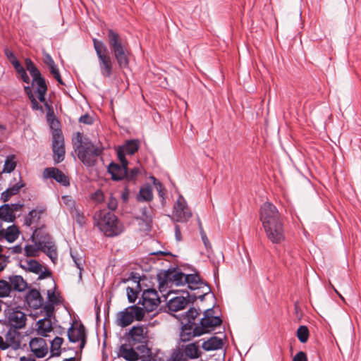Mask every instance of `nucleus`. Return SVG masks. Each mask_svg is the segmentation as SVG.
<instances>
[{
	"mask_svg": "<svg viewBox=\"0 0 361 361\" xmlns=\"http://www.w3.org/2000/svg\"><path fill=\"white\" fill-rule=\"evenodd\" d=\"M106 38L114 57L109 55L108 48L103 41L94 38L92 42L101 75L104 78H109L114 73L115 61L121 69L128 68L130 52L127 40L116 30L106 29Z\"/></svg>",
	"mask_w": 361,
	"mask_h": 361,
	"instance_id": "obj_1",
	"label": "nucleus"
},
{
	"mask_svg": "<svg viewBox=\"0 0 361 361\" xmlns=\"http://www.w3.org/2000/svg\"><path fill=\"white\" fill-rule=\"evenodd\" d=\"M99 230L107 237H114L123 231V224L117 216L106 209L97 212L94 216Z\"/></svg>",
	"mask_w": 361,
	"mask_h": 361,
	"instance_id": "obj_2",
	"label": "nucleus"
},
{
	"mask_svg": "<svg viewBox=\"0 0 361 361\" xmlns=\"http://www.w3.org/2000/svg\"><path fill=\"white\" fill-rule=\"evenodd\" d=\"M83 147L78 152L79 159L87 166H93L104 151V147L94 145L90 140L84 143Z\"/></svg>",
	"mask_w": 361,
	"mask_h": 361,
	"instance_id": "obj_3",
	"label": "nucleus"
},
{
	"mask_svg": "<svg viewBox=\"0 0 361 361\" xmlns=\"http://www.w3.org/2000/svg\"><path fill=\"white\" fill-rule=\"evenodd\" d=\"M145 314V312L143 308L136 305H131L118 314L116 324L121 327H126L130 325L134 319L142 320Z\"/></svg>",
	"mask_w": 361,
	"mask_h": 361,
	"instance_id": "obj_4",
	"label": "nucleus"
},
{
	"mask_svg": "<svg viewBox=\"0 0 361 361\" xmlns=\"http://www.w3.org/2000/svg\"><path fill=\"white\" fill-rule=\"evenodd\" d=\"M266 236L274 244H280L285 240V231L282 219L263 226Z\"/></svg>",
	"mask_w": 361,
	"mask_h": 361,
	"instance_id": "obj_5",
	"label": "nucleus"
},
{
	"mask_svg": "<svg viewBox=\"0 0 361 361\" xmlns=\"http://www.w3.org/2000/svg\"><path fill=\"white\" fill-rule=\"evenodd\" d=\"M187 274L176 269H168L157 274V279L160 286L167 285L171 282L176 286L185 284Z\"/></svg>",
	"mask_w": 361,
	"mask_h": 361,
	"instance_id": "obj_6",
	"label": "nucleus"
},
{
	"mask_svg": "<svg viewBox=\"0 0 361 361\" xmlns=\"http://www.w3.org/2000/svg\"><path fill=\"white\" fill-rule=\"evenodd\" d=\"M53 159L58 164L65 157L64 137L60 128L54 129L52 132Z\"/></svg>",
	"mask_w": 361,
	"mask_h": 361,
	"instance_id": "obj_7",
	"label": "nucleus"
},
{
	"mask_svg": "<svg viewBox=\"0 0 361 361\" xmlns=\"http://www.w3.org/2000/svg\"><path fill=\"white\" fill-rule=\"evenodd\" d=\"M259 219L264 226L282 219L276 206L269 202H266L260 207Z\"/></svg>",
	"mask_w": 361,
	"mask_h": 361,
	"instance_id": "obj_8",
	"label": "nucleus"
},
{
	"mask_svg": "<svg viewBox=\"0 0 361 361\" xmlns=\"http://www.w3.org/2000/svg\"><path fill=\"white\" fill-rule=\"evenodd\" d=\"M192 212L182 195H180L173 205V219L178 222H187L192 217Z\"/></svg>",
	"mask_w": 361,
	"mask_h": 361,
	"instance_id": "obj_9",
	"label": "nucleus"
},
{
	"mask_svg": "<svg viewBox=\"0 0 361 361\" xmlns=\"http://www.w3.org/2000/svg\"><path fill=\"white\" fill-rule=\"evenodd\" d=\"M159 303L160 299L157 291L154 288H148L142 292L137 304H141L145 311L152 312L157 307Z\"/></svg>",
	"mask_w": 361,
	"mask_h": 361,
	"instance_id": "obj_10",
	"label": "nucleus"
},
{
	"mask_svg": "<svg viewBox=\"0 0 361 361\" xmlns=\"http://www.w3.org/2000/svg\"><path fill=\"white\" fill-rule=\"evenodd\" d=\"M119 164L111 162L108 166V172L111 175V179L118 181L125 179L127 176V170L128 169V161L127 159H119Z\"/></svg>",
	"mask_w": 361,
	"mask_h": 361,
	"instance_id": "obj_11",
	"label": "nucleus"
},
{
	"mask_svg": "<svg viewBox=\"0 0 361 361\" xmlns=\"http://www.w3.org/2000/svg\"><path fill=\"white\" fill-rule=\"evenodd\" d=\"M221 324L222 319L219 316L203 317L196 329L197 333L202 335L207 334L210 332L211 329L221 326Z\"/></svg>",
	"mask_w": 361,
	"mask_h": 361,
	"instance_id": "obj_12",
	"label": "nucleus"
},
{
	"mask_svg": "<svg viewBox=\"0 0 361 361\" xmlns=\"http://www.w3.org/2000/svg\"><path fill=\"white\" fill-rule=\"evenodd\" d=\"M140 148L138 140H129L121 146H118L116 152L118 159H126V155H133Z\"/></svg>",
	"mask_w": 361,
	"mask_h": 361,
	"instance_id": "obj_13",
	"label": "nucleus"
},
{
	"mask_svg": "<svg viewBox=\"0 0 361 361\" xmlns=\"http://www.w3.org/2000/svg\"><path fill=\"white\" fill-rule=\"evenodd\" d=\"M43 176L44 178H51L63 186L67 187L70 185L68 177L57 168L47 167L44 169Z\"/></svg>",
	"mask_w": 361,
	"mask_h": 361,
	"instance_id": "obj_14",
	"label": "nucleus"
},
{
	"mask_svg": "<svg viewBox=\"0 0 361 361\" xmlns=\"http://www.w3.org/2000/svg\"><path fill=\"white\" fill-rule=\"evenodd\" d=\"M30 348L31 351L38 358L45 357L47 353L46 341L42 338H32L30 341Z\"/></svg>",
	"mask_w": 361,
	"mask_h": 361,
	"instance_id": "obj_15",
	"label": "nucleus"
},
{
	"mask_svg": "<svg viewBox=\"0 0 361 361\" xmlns=\"http://www.w3.org/2000/svg\"><path fill=\"white\" fill-rule=\"evenodd\" d=\"M47 317L39 319L37 322V332L42 336H47V334L51 331L52 326L49 319L51 314L53 312L54 308L49 305L46 306Z\"/></svg>",
	"mask_w": 361,
	"mask_h": 361,
	"instance_id": "obj_16",
	"label": "nucleus"
},
{
	"mask_svg": "<svg viewBox=\"0 0 361 361\" xmlns=\"http://www.w3.org/2000/svg\"><path fill=\"white\" fill-rule=\"evenodd\" d=\"M26 315L21 311H13L8 315V322L11 328L20 329L26 324Z\"/></svg>",
	"mask_w": 361,
	"mask_h": 361,
	"instance_id": "obj_17",
	"label": "nucleus"
},
{
	"mask_svg": "<svg viewBox=\"0 0 361 361\" xmlns=\"http://www.w3.org/2000/svg\"><path fill=\"white\" fill-rule=\"evenodd\" d=\"M25 298L27 305L35 310L42 307L44 303V299L42 297L39 291L35 288L29 290L27 293Z\"/></svg>",
	"mask_w": 361,
	"mask_h": 361,
	"instance_id": "obj_18",
	"label": "nucleus"
},
{
	"mask_svg": "<svg viewBox=\"0 0 361 361\" xmlns=\"http://www.w3.org/2000/svg\"><path fill=\"white\" fill-rule=\"evenodd\" d=\"M73 324L68 329L67 334L70 342L76 343L80 341V348L82 349L86 343L85 328L82 324H80V329L78 330V336L73 334Z\"/></svg>",
	"mask_w": 361,
	"mask_h": 361,
	"instance_id": "obj_19",
	"label": "nucleus"
},
{
	"mask_svg": "<svg viewBox=\"0 0 361 361\" xmlns=\"http://www.w3.org/2000/svg\"><path fill=\"white\" fill-rule=\"evenodd\" d=\"M11 291L22 293L28 288V283L20 275H12L8 277Z\"/></svg>",
	"mask_w": 361,
	"mask_h": 361,
	"instance_id": "obj_20",
	"label": "nucleus"
},
{
	"mask_svg": "<svg viewBox=\"0 0 361 361\" xmlns=\"http://www.w3.org/2000/svg\"><path fill=\"white\" fill-rule=\"evenodd\" d=\"M181 324L182 326L179 335L180 341L188 342L194 337L202 336V334L197 333V326H192L191 324H184L183 321H181Z\"/></svg>",
	"mask_w": 361,
	"mask_h": 361,
	"instance_id": "obj_21",
	"label": "nucleus"
},
{
	"mask_svg": "<svg viewBox=\"0 0 361 361\" xmlns=\"http://www.w3.org/2000/svg\"><path fill=\"white\" fill-rule=\"evenodd\" d=\"M145 328L143 326H134L129 331V335L132 338L134 344L142 343L147 344L148 336L147 332H144Z\"/></svg>",
	"mask_w": 361,
	"mask_h": 361,
	"instance_id": "obj_22",
	"label": "nucleus"
},
{
	"mask_svg": "<svg viewBox=\"0 0 361 361\" xmlns=\"http://www.w3.org/2000/svg\"><path fill=\"white\" fill-rule=\"evenodd\" d=\"M67 204L69 207V212L73 218L79 225H84L86 222V217L84 215L82 211L80 209V207L76 205L75 202L71 198L68 200Z\"/></svg>",
	"mask_w": 361,
	"mask_h": 361,
	"instance_id": "obj_23",
	"label": "nucleus"
},
{
	"mask_svg": "<svg viewBox=\"0 0 361 361\" xmlns=\"http://www.w3.org/2000/svg\"><path fill=\"white\" fill-rule=\"evenodd\" d=\"M200 235H201L202 242H203L207 252H209V250L212 249V245H211L205 232L204 231V230L202 229V227H200ZM208 257L210 259L212 264H214L216 270L218 271V268L221 263V261L224 260L223 253L221 252H219V257L216 260L214 259V257H213L212 255V253H209Z\"/></svg>",
	"mask_w": 361,
	"mask_h": 361,
	"instance_id": "obj_24",
	"label": "nucleus"
},
{
	"mask_svg": "<svg viewBox=\"0 0 361 361\" xmlns=\"http://www.w3.org/2000/svg\"><path fill=\"white\" fill-rule=\"evenodd\" d=\"M117 355L127 361H137L140 357L139 354L133 348H129L127 344H122L119 347Z\"/></svg>",
	"mask_w": 361,
	"mask_h": 361,
	"instance_id": "obj_25",
	"label": "nucleus"
},
{
	"mask_svg": "<svg viewBox=\"0 0 361 361\" xmlns=\"http://www.w3.org/2000/svg\"><path fill=\"white\" fill-rule=\"evenodd\" d=\"M25 67L26 70L30 73V75L32 77V85L33 86L35 83L39 82V81H44L45 79L42 77L40 71L36 67L35 63L30 59H25Z\"/></svg>",
	"mask_w": 361,
	"mask_h": 361,
	"instance_id": "obj_26",
	"label": "nucleus"
},
{
	"mask_svg": "<svg viewBox=\"0 0 361 361\" xmlns=\"http://www.w3.org/2000/svg\"><path fill=\"white\" fill-rule=\"evenodd\" d=\"M31 238L32 241H36V245H39V247H43L44 245H47L53 243L51 236L41 229L35 230Z\"/></svg>",
	"mask_w": 361,
	"mask_h": 361,
	"instance_id": "obj_27",
	"label": "nucleus"
},
{
	"mask_svg": "<svg viewBox=\"0 0 361 361\" xmlns=\"http://www.w3.org/2000/svg\"><path fill=\"white\" fill-rule=\"evenodd\" d=\"M20 334L18 331V329L10 327L5 335L6 342L9 345V347H12L13 349H18L20 346Z\"/></svg>",
	"mask_w": 361,
	"mask_h": 361,
	"instance_id": "obj_28",
	"label": "nucleus"
},
{
	"mask_svg": "<svg viewBox=\"0 0 361 361\" xmlns=\"http://www.w3.org/2000/svg\"><path fill=\"white\" fill-rule=\"evenodd\" d=\"M185 279V284H188V286L190 290L204 288V286H207V283L204 282L197 274H187Z\"/></svg>",
	"mask_w": 361,
	"mask_h": 361,
	"instance_id": "obj_29",
	"label": "nucleus"
},
{
	"mask_svg": "<svg viewBox=\"0 0 361 361\" xmlns=\"http://www.w3.org/2000/svg\"><path fill=\"white\" fill-rule=\"evenodd\" d=\"M184 296H178L169 300L168 307L170 311L178 312L185 307L189 302Z\"/></svg>",
	"mask_w": 361,
	"mask_h": 361,
	"instance_id": "obj_30",
	"label": "nucleus"
},
{
	"mask_svg": "<svg viewBox=\"0 0 361 361\" xmlns=\"http://www.w3.org/2000/svg\"><path fill=\"white\" fill-rule=\"evenodd\" d=\"M223 341L216 336H212L202 343V348L206 351H212L221 349L223 347Z\"/></svg>",
	"mask_w": 361,
	"mask_h": 361,
	"instance_id": "obj_31",
	"label": "nucleus"
},
{
	"mask_svg": "<svg viewBox=\"0 0 361 361\" xmlns=\"http://www.w3.org/2000/svg\"><path fill=\"white\" fill-rule=\"evenodd\" d=\"M25 186V184L20 181L13 186L7 188L1 195V199L4 202H8L11 196L17 195L20 190Z\"/></svg>",
	"mask_w": 361,
	"mask_h": 361,
	"instance_id": "obj_32",
	"label": "nucleus"
},
{
	"mask_svg": "<svg viewBox=\"0 0 361 361\" xmlns=\"http://www.w3.org/2000/svg\"><path fill=\"white\" fill-rule=\"evenodd\" d=\"M0 235L4 236L8 242L13 243L18 238L19 230L16 226L12 225L8 226L6 230L1 229Z\"/></svg>",
	"mask_w": 361,
	"mask_h": 361,
	"instance_id": "obj_33",
	"label": "nucleus"
},
{
	"mask_svg": "<svg viewBox=\"0 0 361 361\" xmlns=\"http://www.w3.org/2000/svg\"><path fill=\"white\" fill-rule=\"evenodd\" d=\"M16 219L15 214L12 213V208L8 204L0 207V219L6 222H13Z\"/></svg>",
	"mask_w": 361,
	"mask_h": 361,
	"instance_id": "obj_34",
	"label": "nucleus"
},
{
	"mask_svg": "<svg viewBox=\"0 0 361 361\" xmlns=\"http://www.w3.org/2000/svg\"><path fill=\"white\" fill-rule=\"evenodd\" d=\"M200 314V310L191 307L185 312L181 321L184 322V324H191L192 326H194L195 325V319Z\"/></svg>",
	"mask_w": 361,
	"mask_h": 361,
	"instance_id": "obj_35",
	"label": "nucleus"
},
{
	"mask_svg": "<svg viewBox=\"0 0 361 361\" xmlns=\"http://www.w3.org/2000/svg\"><path fill=\"white\" fill-rule=\"evenodd\" d=\"M40 251L44 252L51 260L53 263H56L58 259V254L56 250V247L54 243H52L51 244L44 245L43 247H39Z\"/></svg>",
	"mask_w": 361,
	"mask_h": 361,
	"instance_id": "obj_36",
	"label": "nucleus"
},
{
	"mask_svg": "<svg viewBox=\"0 0 361 361\" xmlns=\"http://www.w3.org/2000/svg\"><path fill=\"white\" fill-rule=\"evenodd\" d=\"M153 198L152 188L150 185L147 184L142 186L139 192L137 197L138 200L140 201H151Z\"/></svg>",
	"mask_w": 361,
	"mask_h": 361,
	"instance_id": "obj_37",
	"label": "nucleus"
},
{
	"mask_svg": "<svg viewBox=\"0 0 361 361\" xmlns=\"http://www.w3.org/2000/svg\"><path fill=\"white\" fill-rule=\"evenodd\" d=\"M25 93L27 95L30 102H31V108L35 111H43V109L42 105H40L37 99H35L34 94L32 92V87L29 85L24 87Z\"/></svg>",
	"mask_w": 361,
	"mask_h": 361,
	"instance_id": "obj_38",
	"label": "nucleus"
},
{
	"mask_svg": "<svg viewBox=\"0 0 361 361\" xmlns=\"http://www.w3.org/2000/svg\"><path fill=\"white\" fill-rule=\"evenodd\" d=\"M63 343V339L56 336L51 342L50 351L52 357H59L61 353V348Z\"/></svg>",
	"mask_w": 361,
	"mask_h": 361,
	"instance_id": "obj_39",
	"label": "nucleus"
},
{
	"mask_svg": "<svg viewBox=\"0 0 361 361\" xmlns=\"http://www.w3.org/2000/svg\"><path fill=\"white\" fill-rule=\"evenodd\" d=\"M185 355L190 359H195L200 357L198 345L195 343L185 345L184 348Z\"/></svg>",
	"mask_w": 361,
	"mask_h": 361,
	"instance_id": "obj_40",
	"label": "nucleus"
},
{
	"mask_svg": "<svg viewBox=\"0 0 361 361\" xmlns=\"http://www.w3.org/2000/svg\"><path fill=\"white\" fill-rule=\"evenodd\" d=\"M87 137H83L82 133L78 132L72 139V143L75 152H78L80 149L83 147L85 142H89Z\"/></svg>",
	"mask_w": 361,
	"mask_h": 361,
	"instance_id": "obj_41",
	"label": "nucleus"
},
{
	"mask_svg": "<svg viewBox=\"0 0 361 361\" xmlns=\"http://www.w3.org/2000/svg\"><path fill=\"white\" fill-rule=\"evenodd\" d=\"M25 269L38 274L42 269V264L35 259H30L26 261V267L22 266Z\"/></svg>",
	"mask_w": 361,
	"mask_h": 361,
	"instance_id": "obj_42",
	"label": "nucleus"
},
{
	"mask_svg": "<svg viewBox=\"0 0 361 361\" xmlns=\"http://www.w3.org/2000/svg\"><path fill=\"white\" fill-rule=\"evenodd\" d=\"M37 86L36 92L38 94V99L39 102L44 103L45 102V96L48 90L46 80L39 81L37 83H35Z\"/></svg>",
	"mask_w": 361,
	"mask_h": 361,
	"instance_id": "obj_43",
	"label": "nucleus"
},
{
	"mask_svg": "<svg viewBox=\"0 0 361 361\" xmlns=\"http://www.w3.org/2000/svg\"><path fill=\"white\" fill-rule=\"evenodd\" d=\"M140 219L146 223H150L152 221L154 213L153 209L149 207H143L140 209Z\"/></svg>",
	"mask_w": 361,
	"mask_h": 361,
	"instance_id": "obj_44",
	"label": "nucleus"
},
{
	"mask_svg": "<svg viewBox=\"0 0 361 361\" xmlns=\"http://www.w3.org/2000/svg\"><path fill=\"white\" fill-rule=\"evenodd\" d=\"M73 262L77 268L80 270L79 279H82V271H83V266L85 264V259L83 256L79 255L78 253L71 252Z\"/></svg>",
	"mask_w": 361,
	"mask_h": 361,
	"instance_id": "obj_45",
	"label": "nucleus"
},
{
	"mask_svg": "<svg viewBox=\"0 0 361 361\" xmlns=\"http://www.w3.org/2000/svg\"><path fill=\"white\" fill-rule=\"evenodd\" d=\"M16 162L15 161V156H8L5 161L2 173H11L16 169Z\"/></svg>",
	"mask_w": 361,
	"mask_h": 361,
	"instance_id": "obj_46",
	"label": "nucleus"
},
{
	"mask_svg": "<svg viewBox=\"0 0 361 361\" xmlns=\"http://www.w3.org/2000/svg\"><path fill=\"white\" fill-rule=\"evenodd\" d=\"M310 336L308 328L306 326H300L297 330V337L298 340L305 343L307 341Z\"/></svg>",
	"mask_w": 361,
	"mask_h": 361,
	"instance_id": "obj_47",
	"label": "nucleus"
},
{
	"mask_svg": "<svg viewBox=\"0 0 361 361\" xmlns=\"http://www.w3.org/2000/svg\"><path fill=\"white\" fill-rule=\"evenodd\" d=\"M12 293L9 282L7 280L0 279V298H6Z\"/></svg>",
	"mask_w": 361,
	"mask_h": 361,
	"instance_id": "obj_48",
	"label": "nucleus"
},
{
	"mask_svg": "<svg viewBox=\"0 0 361 361\" xmlns=\"http://www.w3.org/2000/svg\"><path fill=\"white\" fill-rule=\"evenodd\" d=\"M47 118L52 131L54 129L59 128V121L55 117L54 109H49V111H47Z\"/></svg>",
	"mask_w": 361,
	"mask_h": 361,
	"instance_id": "obj_49",
	"label": "nucleus"
},
{
	"mask_svg": "<svg viewBox=\"0 0 361 361\" xmlns=\"http://www.w3.org/2000/svg\"><path fill=\"white\" fill-rule=\"evenodd\" d=\"M36 243V241H35ZM40 250L39 246L35 245H27L25 247V255L27 257H37Z\"/></svg>",
	"mask_w": 361,
	"mask_h": 361,
	"instance_id": "obj_50",
	"label": "nucleus"
},
{
	"mask_svg": "<svg viewBox=\"0 0 361 361\" xmlns=\"http://www.w3.org/2000/svg\"><path fill=\"white\" fill-rule=\"evenodd\" d=\"M204 288H205V290L202 291L201 294L199 295H196L195 294L190 295L188 292H186L187 297L189 298V300L192 302L195 301L197 298H199L200 300H203L204 299L205 295L209 293L211 291V288L208 285H207V286H204Z\"/></svg>",
	"mask_w": 361,
	"mask_h": 361,
	"instance_id": "obj_51",
	"label": "nucleus"
},
{
	"mask_svg": "<svg viewBox=\"0 0 361 361\" xmlns=\"http://www.w3.org/2000/svg\"><path fill=\"white\" fill-rule=\"evenodd\" d=\"M140 174V169L137 167L132 169L130 171L127 170V176H125V179L128 181H134Z\"/></svg>",
	"mask_w": 361,
	"mask_h": 361,
	"instance_id": "obj_52",
	"label": "nucleus"
},
{
	"mask_svg": "<svg viewBox=\"0 0 361 361\" xmlns=\"http://www.w3.org/2000/svg\"><path fill=\"white\" fill-rule=\"evenodd\" d=\"M126 291L128 301L130 302H134L137 298L139 292L130 287H128Z\"/></svg>",
	"mask_w": 361,
	"mask_h": 361,
	"instance_id": "obj_53",
	"label": "nucleus"
},
{
	"mask_svg": "<svg viewBox=\"0 0 361 361\" xmlns=\"http://www.w3.org/2000/svg\"><path fill=\"white\" fill-rule=\"evenodd\" d=\"M152 178L154 180L153 183H154V187L158 192L159 196L160 197H161L162 200H164V190H165L164 185H162V183L160 181L157 180L155 178L152 177Z\"/></svg>",
	"mask_w": 361,
	"mask_h": 361,
	"instance_id": "obj_54",
	"label": "nucleus"
},
{
	"mask_svg": "<svg viewBox=\"0 0 361 361\" xmlns=\"http://www.w3.org/2000/svg\"><path fill=\"white\" fill-rule=\"evenodd\" d=\"M107 206L110 210H111V211L116 210L117 208V206H118V201H117L116 198H115L112 195H111L109 197Z\"/></svg>",
	"mask_w": 361,
	"mask_h": 361,
	"instance_id": "obj_55",
	"label": "nucleus"
},
{
	"mask_svg": "<svg viewBox=\"0 0 361 361\" xmlns=\"http://www.w3.org/2000/svg\"><path fill=\"white\" fill-rule=\"evenodd\" d=\"M104 195L103 192L101 190H97L92 195V199L98 202H102L104 200Z\"/></svg>",
	"mask_w": 361,
	"mask_h": 361,
	"instance_id": "obj_56",
	"label": "nucleus"
},
{
	"mask_svg": "<svg viewBox=\"0 0 361 361\" xmlns=\"http://www.w3.org/2000/svg\"><path fill=\"white\" fill-rule=\"evenodd\" d=\"M44 212V209H32L29 212V216L32 217V219L35 220H39L40 219L41 214Z\"/></svg>",
	"mask_w": 361,
	"mask_h": 361,
	"instance_id": "obj_57",
	"label": "nucleus"
},
{
	"mask_svg": "<svg viewBox=\"0 0 361 361\" xmlns=\"http://www.w3.org/2000/svg\"><path fill=\"white\" fill-rule=\"evenodd\" d=\"M79 122L90 125L93 123V118L89 114H86L80 117Z\"/></svg>",
	"mask_w": 361,
	"mask_h": 361,
	"instance_id": "obj_58",
	"label": "nucleus"
},
{
	"mask_svg": "<svg viewBox=\"0 0 361 361\" xmlns=\"http://www.w3.org/2000/svg\"><path fill=\"white\" fill-rule=\"evenodd\" d=\"M18 73L19 74L20 78L22 79V80L27 83V84H30V78L29 76L27 75V73H26V71L24 68H23L21 70H20Z\"/></svg>",
	"mask_w": 361,
	"mask_h": 361,
	"instance_id": "obj_59",
	"label": "nucleus"
},
{
	"mask_svg": "<svg viewBox=\"0 0 361 361\" xmlns=\"http://www.w3.org/2000/svg\"><path fill=\"white\" fill-rule=\"evenodd\" d=\"M293 361H307L306 353L300 351L293 357Z\"/></svg>",
	"mask_w": 361,
	"mask_h": 361,
	"instance_id": "obj_60",
	"label": "nucleus"
},
{
	"mask_svg": "<svg viewBox=\"0 0 361 361\" xmlns=\"http://www.w3.org/2000/svg\"><path fill=\"white\" fill-rule=\"evenodd\" d=\"M44 62L48 67L55 64L51 55L47 53L44 54Z\"/></svg>",
	"mask_w": 361,
	"mask_h": 361,
	"instance_id": "obj_61",
	"label": "nucleus"
},
{
	"mask_svg": "<svg viewBox=\"0 0 361 361\" xmlns=\"http://www.w3.org/2000/svg\"><path fill=\"white\" fill-rule=\"evenodd\" d=\"M39 274L38 280H42L45 278L49 277L51 276L52 273L49 269H45L44 271H41V272Z\"/></svg>",
	"mask_w": 361,
	"mask_h": 361,
	"instance_id": "obj_62",
	"label": "nucleus"
},
{
	"mask_svg": "<svg viewBox=\"0 0 361 361\" xmlns=\"http://www.w3.org/2000/svg\"><path fill=\"white\" fill-rule=\"evenodd\" d=\"M47 296H48L49 301L51 302L53 304L57 303V298H56L54 290H47Z\"/></svg>",
	"mask_w": 361,
	"mask_h": 361,
	"instance_id": "obj_63",
	"label": "nucleus"
},
{
	"mask_svg": "<svg viewBox=\"0 0 361 361\" xmlns=\"http://www.w3.org/2000/svg\"><path fill=\"white\" fill-rule=\"evenodd\" d=\"M11 64L13 65L17 73L23 68L18 59H13V61H11Z\"/></svg>",
	"mask_w": 361,
	"mask_h": 361,
	"instance_id": "obj_64",
	"label": "nucleus"
}]
</instances>
